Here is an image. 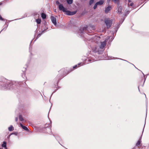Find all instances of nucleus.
<instances>
[{
	"label": "nucleus",
	"instance_id": "f257e3e1",
	"mask_svg": "<svg viewBox=\"0 0 149 149\" xmlns=\"http://www.w3.org/2000/svg\"><path fill=\"white\" fill-rule=\"evenodd\" d=\"M107 40H105L104 41L101 42L100 45L99 46V49H98L97 47H95L93 49V51L94 52H98L99 54H101L102 50L100 49H104V47L106 45Z\"/></svg>",
	"mask_w": 149,
	"mask_h": 149
},
{
	"label": "nucleus",
	"instance_id": "f03ea898",
	"mask_svg": "<svg viewBox=\"0 0 149 149\" xmlns=\"http://www.w3.org/2000/svg\"><path fill=\"white\" fill-rule=\"evenodd\" d=\"M58 8L60 10L62 11L63 12H65L66 14L68 15H74L76 13V12H70L67 10V8H64L62 4L58 6Z\"/></svg>",
	"mask_w": 149,
	"mask_h": 149
},
{
	"label": "nucleus",
	"instance_id": "7ed1b4c3",
	"mask_svg": "<svg viewBox=\"0 0 149 149\" xmlns=\"http://www.w3.org/2000/svg\"><path fill=\"white\" fill-rule=\"evenodd\" d=\"M104 22L106 25L107 28H109L112 24V20L109 18H107L105 19Z\"/></svg>",
	"mask_w": 149,
	"mask_h": 149
},
{
	"label": "nucleus",
	"instance_id": "20e7f679",
	"mask_svg": "<svg viewBox=\"0 0 149 149\" xmlns=\"http://www.w3.org/2000/svg\"><path fill=\"white\" fill-rule=\"evenodd\" d=\"M87 28V27H84L80 29L79 31V35H80L81 37H82L83 36V34L84 33V32H85L86 33V32Z\"/></svg>",
	"mask_w": 149,
	"mask_h": 149
},
{
	"label": "nucleus",
	"instance_id": "39448f33",
	"mask_svg": "<svg viewBox=\"0 0 149 149\" xmlns=\"http://www.w3.org/2000/svg\"><path fill=\"white\" fill-rule=\"evenodd\" d=\"M51 20L53 23L55 25L56 24V19L54 16H52L51 17Z\"/></svg>",
	"mask_w": 149,
	"mask_h": 149
},
{
	"label": "nucleus",
	"instance_id": "423d86ee",
	"mask_svg": "<svg viewBox=\"0 0 149 149\" xmlns=\"http://www.w3.org/2000/svg\"><path fill=\"white\" fill-rule=\"evenodd\" d=\"M142 135L141 136V137H140V139L137 142L136 144V146H140V145L141 144V137Z\"/></svg>",
	"mask_w": 149,
	"mask_h": 149
},
{
	"label": "nucleus",
	"instance_id": "0eeeda50",
	"mask_svg": "<svg viewBox=\"0 0 149 149\" xmlns=\"http://www.w3.org/2000/svg\"><path fill=\"white\" fill-rule=\"evenodd\" d=\"M19 125L24 130L26 131H28V129L27 127L25 126H23L21 123H20Z\"/></svg>",
	"mask_w": 149,
	"mask_h": 149
},
{
	"label": "nucleus",
	"instance_id": "6e6552de",
	"mask_svg": "<svg viewBox=\"0 0 149 149\" xmlns=\"http://www.w3.org/2000/svg\"><path fill=\"white\" fill-rule=\"evenodd\" d=\"M84 63H79L77 65H76L75 66H74L73 67V68L74 69H76L77 67H79V65H80L81 66L83 65H84Z\"/></svg>",
	"mask_w": 149,
	"mask_h": 149
},
{
	"label": "nucleus",
	"instance_id": "1a4fd4ad",
	"mask_svg": "<svg viewBox=\"0 0 149 149\" xmlns=\"http://www.w3.org/2000/svg\"><path fill=\"white\" fill-rule=\"evenodd\" d=\"M111 9V7L109 6L106 8L105 10V12L106 13H107Z\"/></svg>",
	"mask_w": 149,
	"mask_h": 149
},
{
	"label": "nucleus",
	"instance_id": "9d476101",
	"mask_svg": "<svg viewBox=\"0 0 149 149\" xmlns=\"http://www.w3.org/2000/svg\"><path fill=\"white\" fill-rule=\"evenodd\" d=\"M104 1L103 0H100L99 1L97 2V4L98 5H101L102 4L104 3Z\"/></svg>",
	"mask_w": 149,
	"mask_h": 149
},
{
	"label": "nucleus",
	"instance_id": "9b49d317",
	"mask_svg": "<svg viewBox=\"0 0 149 149\" xmlns=\"http://www.w3.org/2000/svg\"><path fill=\"white\" fill-rule=\"evenodd\" d=\"M8 130L9 131H12L14 130V128L12 125H10V126L8 128Z\"/></svg>",
	"mask_w": 149,
	"mask_h": 149
},
{
	"label": "nucleus",
	"instance_id": "f8f14e48",
	"mask_svg": "<svg viewBox=\"0 0 149 149\" xmlns=\"http://www.w3.org/2000/svg\"><path fill=\"white\" fill-rule=\"evenodd\" d=\"M1 146L3 148H4L6 149L7 148H6V143L5 141H3V143L2 144Z\"/></svg>",
	"mask_w": 149,
	"mask_h": 149
},
{
	"label": "nucleus",
	"instance_id": "ddd939ff",
	"mask_svg": "<svg viewBox=\"0 0 149 149\" xmlns=\"http://www.w3.org/2000/svg\"><path fill=\"white\" fill-rule=\"evenodd\" d=\"M41 17L42 19H45L46 18V16L45 14L42 13L41 14Z\"/></svg>",
	"mask_w": 149,
	"mask_h": 149
},
{
	"label": "nucleus",
	"instance_id": "4468645a",
	"mask_svg": "<svg viewBox=\"0 0 149 149\" xmlns=\"http://www.w3.org/2000/svg\"><path fill=\"white\" fill-rule=\"evenodd\" d=\"M122 10V7L121 6H119L118 7V13H120L121 12Z\"/></svg>",
	"mask_w": 149,
	"mask_h": 149
},
{
	"label": "nucleus",
	"instance_id": "2eb2a0df",
	"mask_svg": "<svg viewBox=\"0 0 149 149\" xmlns=\"http://www.w3.org/2000/svg\"><path fill=\"white\" fill-rule=\"evenodd\" d=\"M67 2L69 4H72V2L73 0H67Z\"/></svg>",
	"mask_w": 149,
	"mask_h": 149
},
{
	"label": "nucleus",
	"instance_id": "dca6fc26",
	"mask_svg": "<svg viewBox=\"0 0 149 149\" xmlns=\"http://www.w3.org/2000/svg\"><path fill=\"white\" fill-rule=\"evenodd\" d=\"M36 21L37 24H39L40 23L41 20L40 19H37L36 20Z\"/></svg>",
	"mask_w": 149,
	"mask_h": 149
},
{
	"label": "nucleus",
	"instance_id": "f3484780",
	"mask_svg": "<svg viewBox=\"0 0 149 149\" xmlns=\"http://www.w3.org/2000/svg\"><path fill=\"white\" fill-rule=\"evenodd\" d=\"M128 2H129V3L128 4V5H129L130 6H132L133 5V3H130V2H131V1L130 0H128Z\"/></svg>",
	"mask_w": 149,
	"mask_h": 149
},
{
	"label": "nucleus",
	"instance_id": "a211bd4d",
	"mask_svg": "<svg viewBox=\"0 0 149 149\" xmlns=\"http://www.w3.org/2000/svg\"><path fill=\"white\" fill-rule=\"evenodd\" d=\"M17 132H13V133H11L9 136V137H10V136L11 135H12V134H15V135H17Z\"/></svg>",
	"mask_w": 149,
	"mask_h": 149
},
{
	"label": "nucleus",
	"instance_id": "6ab92c4d",
	"mask_svg": "<svg viewBox=\"0 0 149 149\" xmlns=\"http://www.w3.org/2000/svg\"><path fill=\"white\" fill-rule=\"evenodd\" d=\"M19 120L21 121H22L23 120V118L21 116H19Z\"/></svg>",
	"mask_w": 149,
	"mask_h": 149
},
{
	"label": "nucleus",
	"instance_id": "aec40b11",
	"mask_svg": "<svg viewBox=\"0 0 149 149\" xmlns=\"http://www.w3.org/2000/svg\"><path fill=\"white\" fill-rule=\"evenodd\" d=\"M94 2V0H90L89 1V4L90 5H91Z\"/></svg>",
	"mask_w": 149,
	"mask_h": 149
},
{
	"label": "nucleus",
	"instance_id": "412c9836",
	"mask_svg": "<svg viewBox=\"0 0 149 149\" xmlns=\"http://www.w3.org/2000/svg\"><path fill=\"white\" fill-rule=\"evenodd\" d=\"M97 5H98L97 4V3H96L93 7L94 9H95L97 8Z\"/></svg>",
	"mask_w": 149,
	"mask_h": 149
},
{
	"label": "nucleus",
	"instance_id": "4be33fe9",
	"mask_svg": "<svg viewBox=\"0 0 149 149\" xmlns=\"http://www.w3.org/2000/svg\"><path fill=\"white\" fill-rule=\"evenodd\" d=\"M112 1L114 2L115 3H116L117 2L119 1V0H112Z\"/></svg>",
	"mask_w": 149,
	"mask_h": 149
},
{
	"label": "nucleus",
	"instance_id": "5701e85b",
	"mask_svg": "<svg viewBox=\"0 0 149 149\" xmlns=\"http://www.w3.org/2000/svg\"><path fill=\"white\" fill-rule=\"evenodd\" d=\"M130 11H127L125 13V15L126 16L129 13Z\"/></svg>",
	"mask_w": 149,
	"mask_h": 149
},
{
	"label": "nucleus",
	"instance_id": "b1692460",
	"mask_svg": "<svg viewBox=\"0 0 149 149\" xmlns=\"http://www.w3.org/2000/svg\"><path fill=\"white\" fill-rule=\"evenodd\" d=\"M56 3L57 5H59V6L60 5V4H60V3H59V2L58 1H56Z\"/></svg>",
	"mask_w": 149,
	"mask_h": 149
},
{
	"label": "nucleus",
	"instance_id": "393cba45",
	"mask_svg": "<svg viewBox=\"0 0 149 149\" xmlns=\"http://www.w3.org/2000/svg\"><path fill=\"white\" fill-rule=\"evenodd\" d=\"M0 20H3V19L2 17L0 15Z\"/></svg>",
	"mask_w": 149,
	"mask_h": 149
},
{
	"label": "nucleus",
	"instance_id": "a878e982",
	"mask_svg": "<svg viewBox=\"0 0 149 149\" xmlns=\"http://www.w3.org/2000/svg\"><path fill=\"white\" fill-rule=\"evenodd\" d=\"M99 38H99V37H97V39H99Z\"/></svg>",
	"mask_w": 149,
	"mask_h": 149
},
{
	"label": "nucleus",
	"instance_id": "bb28decb",
	"mask_svg": "<svg viewBox=\"0 0 149 149\" xmlns=\"http://www.w3.org/2000/svg\"><path fill=\"white\" fill-rule=\"evenodd\" d=\"M10 87H7V89H10Z\"/></svg>",
	"mask_w": 149,
	"mask_h": 149
},
{
	"label": "nucleus",
	"instance_id": "cd10ccee",
	"mask_svg": "<svg viewBox=\"0 0 149 149\" xmlns=\"http://www.w3.org/2000/svg\"><path fill=\"white\" fill-rule=\"evenodd\" d=\"M17 118H16V121H17Z\"/></svg>",
	"mask_w": 149,
	"mask_h": 149
},
{
	"label": "nucleus",
	"instance_id": "c85d7f7f",
	"mask_svg": "<svg viewBox=\"0 0 149 149\" xmlns=\"http://www.w3.org/2000/svg\"><path fill=\"white\" fill-rule=\"evenodd\" d=\"M47 129H49V130H50V128H49V127H47Z\"/></svg>",
	"mask_w": 149,
	"mask_h": 149
},
{
	"label": "nucleus",
	"instance_id": "c756f323",
	"mask_svg": "<svg viewBox=\"0 0 149 149\" xmlns=\"http://www.w3.org/2000/svg\"><path fill=\"white\" fill-rule=\"evenodd\" d=\"M123 22V21L122 22Z\"/></svg>",
	"mask_w": 149,
	"mask_h": 149
},
{
	"label": "nucleus",
	"instance_id": "7c9ffc66",
	"mask_svg": "<svg viewBox=\"0 0 149 149\" xmlns=\"http://www.w3.org/2000/svg\"><path fill=\"white\" fill-rule=\"evenodd\" d=\"M123 22V21L122 22Z\"/></svg>",
	"mask_w": 149,
	"mask_h": 149
},
{
	"label": "nucleus",
	"instance_id": "2f4dec72",
	"mask_svg": "<svg viewBox=\"0 0 149 149\" xmlns=\"http://www.w3.org/2000/svg\"><path fill=\"white\" fill-rule=\"evenodd\" d=\"M123 22V21L122 22Z\"/></svg>",
	"mask_w": 149,
	"mask_h": 149
}]
</instances>
